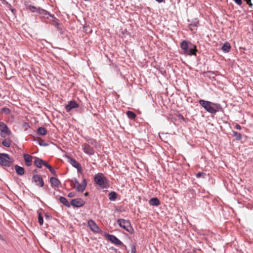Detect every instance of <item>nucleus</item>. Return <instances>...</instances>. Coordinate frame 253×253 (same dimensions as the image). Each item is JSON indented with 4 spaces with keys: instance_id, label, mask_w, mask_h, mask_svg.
Segmentation results:
<instances>
[{
    "instance_id": "18",
    "label": "nucleus",
    "mask_w": 253,
    "mask_h": 253,
    "mask_svg": "<svg viewBox=\"0 0 253 253\" xmlns=\"http://www.w3.org/2000/svg\"><path fill=\"white\" fill-rule=\"evenodd\" d=\"M14 167L15 170L18 175H22L24 174L25 170L23 167H21L18 165H15Z\"/></svg>"
},
{
    "instance_id": "11",
    "label": "nucleus",
    "mask_w": 253,
    "mask_h": 253,
    "mask_svg": "<svg viewBox=\"0 0 253 253\" xmlns=\"http://www.w3.org/2000/svg\"><path fill=\"white\" fill-rule=\"evenodd\" d=\"M85 202L81 198H77L73 199L71 202V204L75 207L80 208L83 206Z\"/></svg>"
},
{
    "instance_id": "38",
    "label": "nucleus",
    "mask_w": 253,
    "mask_h": 253,
    "mask_svg": "<svg viewBox=\"0 0 253 253\" xmlns=\"http://www.w3.org/2000/svg\"><path fill=\"white\" fill-rule=\"evenodd\" d=\"M235 127L237 129H241V126L239 125V124H236L235 126Z\"/></svg>"
},
{
    "instance_id": "7",
    "label": "nucleus",
    "mask_w": 253,
    "mask_h": 253,
    "mask_svg": "<svg viewBox=\"0 0 253 253\" xmlns=\"http://www.w3.org/2000/svg\"><path fill=\"white\" fill-rule=\"evenodd\" d=\"M0 135L1 137L3 138H5L6 136L10 135L11 133V131L8 128L7 126L3 123V124L0 127Z\"/></svg>"
},
{
    "instance_id": "13",
    "label": "nucleus",
    "mask_w": 253,
    "mask_h": 253,
    "mask_svg": "<svg viewBox=\"0 0 253 253\" xmlns=\"http://www.w3.org/2000/svg\"><path fill=\"white\" fill-rule=\"evenodd\" d=\"M107 238L112 243L116 245H120L122 244L121 241H120L116 236L113 235H108Z\"/></svg>"
},
{
    "instance_id": "15",
    "label": "nucleus",
    "mask_w": 253,
    "mask_h": 253,
    "mask_svg": "<svg viewBox=\"0 0 253 253\" xmlns=\"http://www.w3.org/2000/svg\"><path fill=\"white\" fill-rule=\"evenodd\" d=\"M86 181L85 179H84L82 183L81 184L79 183L78 185V186L76 188L77 191L80 192H83V191L85 190L86 188Z\"/></svg>"
},
{
    "instance_id": "27",
    "label": "nucleus",
    "mask_w": 253,
    "mask_h": 253,
    "mask_svg": "<svg viewBox=\"0 0 253 253\" xmlns=\"http://www.w3.org/2000/svg\"><path fill=\"white\" fill-rule=\"evenodd\" d=\"M126 114L127 117L130 119H134L136 117V114L134 113H133V112L130 111H127L126 112Z\"/></svg>"
},
{
    "instance_id": "32",
    "label": "nucleus",
    "mask_w": 253,
    "mask_h": 253,
    "mask_svg": "<svg viewBox=\"0 0 253 253\" xmlns=\"http://www.w3.org/2000/svg\"><path fill=\"white\" fill-rule=\"evenodd\" d=\"M1 112L5 114H9L10 112V111L8 108L4 107L2 109Z\"/></svg>"
},
{
    "instance_id": "10",
    "label": "nucleus",
    "mask_w": 253,
    "mask_h": 253,
    "mask_svg": "<svg viewBox=\"0 0 253 253\" xmlns=\"http://www.w3.org/2000/svg\"><path fill=\"white\" fill-rule=\"evenodd\" d=\"M79 107L78 103L74 100L70 101L65 106V109L67 112H70L72 109L77 108Z\"/></svg>"
},
{
    "instance_id": "36",
    "label": "nucleus",
    "mask_w": 253,
    "mask_h": 253,
    "mask_svg": "<svg viewBox=\"0 0 253 253\" xmlns=\"http://www.w3.org/2000/svg\"><path fill=\"white\" fill-rule=\"evenodd\" d=\"M239 5H241L242 3V0H233Z\"/></svg>"
},
{
    "instance_id": "35",
    "label": "nucleus",
    "mask_w": 253,
    "mask_h": 253,
    "mask_svg": "<svg viewBox=\"0 0 253 253\" xmlns=\"http://www.w3.org/2000/svg\"><path fill=\"white\" fill-rule=\"evenodd\" d=\"M136 253V249L134 245L131 246V253Z\"/></svg>"
},
{
    "instance_id": "8",
    "label": "nucleus",
    "mask_w": 253,
    "mask_h": 253,
    "mask_svg": "<svg viewBox=\"0 0 253 253\" xmlns=\"http://www.w3.org/2000/svg\"><path fill=\"white\" fill-rule=\"evenodd\" d=\"M82 148L84 152L87 155H93L94 154V150L88 144H83Z\"/></svg>"
},
{
    "instance_id": "14",
    "label": "nucleus",
    "mask_w": 253,
    "mask_h": 253,
    "mask_svg": "<svg viewBox=\"0 0 253 253\" xmlns=\"http://www.w3.org/2000/svg\"><path fill=\"white\" fill-rule=\"evenodd\" d=\"M23 158L26 166L28 167L31 166L32 164L33 157L29 154H24Z\"/></svg>"
},
{
    "instance_id": "39",
    "label": "nucleus",
    "mask_w": 253,
    "mask_h": 253,
    "mask_svg": "<svg viewBox=\"0 0 253 253\" xmlns=\"http://www.w3.org/2000/svg\"><path fill=\"white\" fill-rule=\"evenodd\" d=\"M178 118H179V119H182V120H184V117H183L182 115H181V114H179V115H178Z\"/></svg>"
},
{
    "instance_id": "29",
    "label": "nucleus",
    "mask_w": 253,
    "mask_h": 253,
    "mask_svg": "<svg viewBox=\"0 0 253 253\" xmlns=\"http://www.w3.org/2000/svg\"><path fill=\"white\" fill-rule=\"evenodd\" d=\"M233 133H234V136L235 137L236 139L237 140H240L242 139V135H241V133H240L238 132H236V131H234Z\"/></svg>"
},
{
    "instance_id": "30",
    "label": "nucleus",
    "mask_w": 253,
    "mask_h": 253,
    "mask_svg": "<svg viewBox=\"0 0 253 253\" xmlns=\"http://www.w3.org/2000/svg\"><path fill=\"white\" fill-rule=\"evenodd\" d=\"M38 221H39V224L41 225H42L43 224V217L40 212H39L38 214Z\"/></svg>"
},
{
    "instance_id": "22",
    "label": "nucleus",
    "mask_w": 253,
    "mask_h": 253,
    "mask_svg": "<svg viewBox=\"0 0 253 253\" xmlns=\"http://www.w3.org/2000/svg\"><path fill=\"white\" fill-rule=\"evenodd\" d=\"M37 133L42 135H45L47 133V131L44 127H40L38 129Z\"/></svg>"
},
{
    "instance_id": "1",
    "label": "nucleus",
    "mask_w": 253,
    "mask_h": 253,
    "mask_svg": "<svg viewBox=\"0 0 253 253\" xmlns=\"http://www.w3.org/2000/svg\"><path fill=\"white\" fill-rule=\"evenodd\" d=\"M180 46L182 50L183 53L184 55H187L189 56L196 55V52L198 51L197 47L195 45L191 42L183 41L180 42Z\"/></svg>"
},
{
    "instance_id": "19",
    "label": "nucleus",
    "mask_w": 253,
    "mask_h": 253,
    "mask_svg": "<svg viewBox=\"0 0 253 253\" xmlns=\"http://www.w3.org/2000/svg\"><path fill=\"white\" fill-rule=\"evenodd\" d=\"M149 203L152 206H158L160 204V202L157 198H152L149 200Z\"/></svg>"
},
{
    "instance_id": "16",
    "label": "nucleus",
    "mask_w": 253,
    "mask_h": 253,
    "mask_svg": "<svg viewBox=\"0 0 253 253\" xmlns=\"http://www.w3.org/2000/svg\"><path fill=\"white\" fill-rule=\"evenodd\" d=\"M50 182L53 187H58L61 184L60 181L57 178L53 177L50 178Z\"/></svg>"
},
{
    "instance_id": "33",
    "label": "nucleus",
    "mask_w": 253,
    "mask_h": 253,
    "mask_svg": "<svg viewBox=\"0 0 253 253\" xmlns=\"http://www.w3.org/2000/svg\"><path fill=\"white\" fill-rule=\"evenodd\" d=\"M42 165H44L45 167H46L48 169L49 168H50V166L45 161L42 160Z\"/></svg>"
},
{
    "instance_id": "2",
    "label": "nucleus",
    "mask_w": 253,
    "mask_h": 253,
    "mask_svg": "<svg viewBox=\"0 0 253 253\" xmlns=\"http://www.w3.org/2000/svg\"><path fill=\"white\" fill-rule=\"evenodd\" d=\"M27 9L32 12H38L40 14L47 16V18L49 17L51 18V20L54 22V25H58V22L57 19H56L53 15L50 14L47 11L41 9L40 7H37L34 5H29L27 6Z\"/></svg>"
},
{
    "instance_id": "34",
    "label": "nucleus",
    "mask_w": 253,
    "mask_h": 253,
    "mask_svg": "<svg viewBox=\"0 0 253 253\" xmlns=\"http://www.w3.org/2000/svg\"><path fill=\"white\" fill-rule=\"evenodd\" d=\"M48 169L54 175H56L55 170L51 167H50V168H49Z\"/></svg>"
},
{
    "instance_id": "12",
    "label": "nucleus",
    "mask_w": 253,
    "mask_h": 253,
    "mask_svg": "<svg viewBox=\"0 0 253 253\" xmlns=\"http://www.w3.org/2000/svg\"><path fill=\"white\" fill-rule=\"evenodd\" d=\"M33 180L36 184L37 185L42 187L44 185V182L42 178L38 174H36L33 176Z\"/></svg>"
},
{
    "instance_id": "25",
    "label": "nucleus",
    "mask_w": 253,
    "mask_h": 253,
    "mask_svg": "<svg viewBox=\"0 0 253 253\" xmlns=\"http://www.w3.org/2000/svg\"><path fill=\"white\" fill-rule=\"evenodd\" d=\"M60 201L61 203H62L63 204H64L65 206L69 207L70 205L68 200L63 197H60L59 198Z\"/></svg>"
},
{
    "instance_id": "9",
    "label": "nucleus",
    "mask_w": 253,
    "mask_h": 253,
    "mask_svg": "<svg viewBox=\"0 0 253 253\" xmlns=\"http://www.w3.org/2000/svg\"><path fill=\"white\" fill-rule=\"evenodd\" d=\"M88 226L90 230L95 233H99L100 229L96 224V223L92 220H89L88 221Z\"/></svg>"
},
{
    "instance_id": "24",
    "label": "nucleus",
    "mask_w": 253,
    "mask_h": 253,
    "mask_svg": "<svg viewBox=\"0 0 253 253\" xmlns=\"http://www.w3.org/2000/svg\"><path fill=\"white\" fill-rule=\"evenodd\" d=\"M70 182L71 185L75 189H76V188L78 186V185L80 183L76 178L70 180Z\"/></svg>"
},
{
    "instance_id": "28",
    "label": "nucleus",
    "mask_w": 253,
    "mask_h": 253,
    "mask_svg": "<svg viewBox=\"0 0 253 253\" xmlns=\"http://www.w3.org/2000/svg\"><path fill=\"white\" fill-rule=\"evenodd\" d=\"M87 144H91L92 145L96 146V141L93 138H89L87 139Z\"/></svg>"
},
{
    "instance_id": "40",
    "label": "nucleus",
    "mask_w": 253,
    "mask_h": 253,
    "mask_svg": "<svg viewBox=\"0 0 253 253\" xmlns=\"http://www.w3.org/2000/svg\"><path fill=\"white\" fill-rule=\"evenodd\" d=\"M3 124V122H0V127Z\"/></svg>"
},
{
    "instance_id": "41",
    "label": "nucleus",
    "mask_w": 253,
    "mask_h": 253,
    "mask_svg": "<svg viewBox=\"0 0 253 253\" xmlns=\"http://www.w3.org/2000/svg\"><path fill=\"white\" fill-rule=\"evenodd\" d=\"M88 193L87 192H86V193L84 194V195H85V196H88Z\"/></svg>"
},
{
    "instance_id": "31",
    "label": "nucleus",
    "mask_w": 253,
    "mask_h": 253,
    "mask_svg": "<svg viewBox=\"0 0 253 253\" xmlns=\"http://www.w3.org/2000/svg\"><path fill=\"white\" fill-rule=\"evenodd\" d=\"M205 176H206V173L204 172H198L196 174V177L197 178H201V177L205 178Z\"/></svg>"
},
{
    "instance_id": "4",
    "label": "nucleus",
    "mask_w": 253,
    "mask_h": 253,
    "mask_svg": "<svg viewBox=\"0 0 253 253\" xmlns=\"http://www.w3.org/2000/svg\"><path fill=\"white\" fill-rule=\"evenodd\" d=\"M13 162V160L7 154H0V165L9 167Z\"/></svg>"
},
{
    "instance_id": "26",
    "label": "nucleus",
    "mask_w": 253,
    "mask_h": 253,
    "mask_svg": "<svg viewBox=\"0 0 253 253\" xmlns=\"http://www.w3.org/2000/svg\"><path fill=\"white\" fill-rule=\"evenodd\" d=\"M109 199L110 201H115L117 198V194L115 192H111L109 194Z\"/></svg>"
},
{
    "instance_id": "17",
    "label": "nucleus",
    "mask_w": 253,
    "mask_h": 253,
    "mask_svg": "<svg viewBox=\"0 0 253 253\" xmlns=\"http://www.w3.org/2000/svg\"><path fill=\"white\" fill-rule=\"evenodd\" d=\"M69 163L75 168L79 169L81 168L80 164L75 159L70 158Z\"/></svg>"
},
{
    "instance_id": "3",
    "label": "nucleus",
    "mask_w": 253,
    "mask_h": 253,
    "mask_svg": "<svg viewBox=\"0 0 253 253\" xmlns=\"http://www.w3.org/2000/svg\"><path fill=\"white\" fill-rule=\"evenodd\" d=\"M199 103L209 113H215L218 110L217 106L215 104L210 101L200 100L199 101Z\"/></svg>"
},
{
    "instance_id": "23",
    "label": "nucleus",
    "mask_w": 253,
    "mask_h": 253,
    "mask_svg": "<svg viewBox=\"0 0 253 253\" xmlns=\"http://www.w3.org/2000/svg\"><path fill=\"white\" fill-rule=\"evenodd\" d=\"M11 141L9 138L5 139L2 141V144L4 146L6 147H9L11 145Z\"/></svg>"
},
{
    "instance_id": "20",
    "label": "nucleus",
    "mask_w": 253,
    "mask_h": 253,
    "mask_svg": "<svg viewBox=\"0 0 253 253\" xmlns=\"http://www.w3.org/2000/svg\"><path fill=\"white\" fill-rule=\"evenodd\" d=\"M231 48V46L229 43L225 42L222 47V49L223 51L226 52H228Z\"/></svg>"
},
{
    "instance_id": "21",
    "label": "nucleus",
    "mask_w": 253,
    "mask_h": 253,
    "mask_svg": "<svg viewBox=\"0 0 253 253\" xmlns=\"http://www.w3.org/2000/svg\"><path fill=\"white\" fill-rule=\"evenodd\" d=\"M42 160L36 158L34 161V164L39 168H41L42 165Z\"/></svg>"
},
{
    "instance_id": "5",
    "label": "nucleus",
    "mask_w": 253,
    "mask_h": 253,
    "mask_svg": "<svg viewBox=\"0 0 253 253\" xmlns=\"http://www.w3.org/2000/svg\"><path fill=\"white\" fill-rule=\"evenodd\" d=\"M117 223L121 227L124 228L128 232L130 233H132L133 232L134 230L131 226L130 222L129 220L124 219H119L117 220Z\"/></svg>"
},
{
    "instance_id": "37",
    "label": "nucleus",
    "mask_w": 253,
    "mask_h": 253,
    "mask_svg": "<svg viewBox=\"0 0 253 253\" xmlns=\"http://www.w3.org/2000/svg\"><path fill=\"white\" fill-rule=\"evenodd\" d=\"M75 194L74 192H71L68 194L69 197H73L75 196Z\"/></svg>"
},
{
    "instance_id": "6",
    "label": "nucleus",
    "mask_w": 253,
    "mask_h": 253,
    "mask_svg": "<svg viewBox=\"0 0 253 253\" xmlns=\"http://www.w3.org/2000/svg\"><path fill=\"white\" fill-rule=\"evenodd\" d=\"M94 182L101 188L105 187V184L107 183V179L102 173H98L94 177Z\"/></svg>"
}]
</instances>
